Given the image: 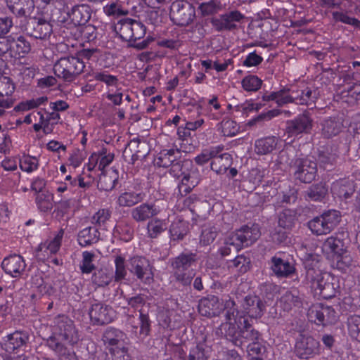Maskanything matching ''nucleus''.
<instances>
[{
    "mask_svg": "<svg viewBox=\"0 0 360 360\" xmlns=\"http://www.w3.org/2000/svg\"><path fill=\"white\" fill-rule=\"evenodd\" d=\"M53 335L58 341L66 345L76 344L79 340L73 321L64 315L58 316L55 319Z\"/></svg>",
    "mask_w": 360,
    "mask_h": 360,
    "instance_id": "1",
    "label": "nucleus"
},
{
    "mask_svg": "<svg viewBox=\"0 0 360 360\" xmlns=\"http://www.w3.org/2000/svg\"><path fill=\"white\" fill-rule=\"evenodd\" d=\"M84 68V63L78 57L68 56L59 59L53 66L56 76L71 82L81 74Z\"/></svg>",
    "mask_w": 360,
    "mask_h": 360,
    "instance_id": "2",
    "label": "nucleus"
},
{
    "mask_svg": "<svg viewBox=\"0 0 360 360\" xmlns=\"http://www.w3.org/2000/svg\"><path fill=\"white\" fill-rule=\"evenodd\" d=\"M340 221V212L330 210L310 220L308 222V227L317 236L326 235L338 226Z\"/></svg>",
    "mask_w": 360,
    "mask_h": 360,
    "instance_id": "3",
    "label": "nucleus"
},
{
    "mask_svg": "<svg viewBox=\"0 0 360 360\" xmlns=\"http://www.w3.org/2000/svg\"><path fill=\"white\" fill-rule=\"evenodd\" d=\"M195 17V8L188 3L176 1L172 3L170 9V18L179 26H186L191 23Z\"/></svg>",
    "mask_w": 360,
    "mask_h": 360,
    "instance_id": "4",
    "label": "nucleus"
},
{
    "mask_svg": "<svg viewBox=\"0 0 360 360\" xmlns=\"http://www.w3.org/2000/svg\"><path fill=\"white\" fill-rule=\"evenodd\" d=\"M235 302L231 299L226 300L224 307L226 309V319L227 322L221 325L219 330L226 337L236 338L237 328L238 329V319L243 316L235 308Z\"/></svg>",
    "mask_w": 360,
    "mask_h": 360,
    "instance_id": "5",
    "label": "nucleus"
},
{
    "mask_svg": "<svg viewBox=\"0 0 360 360\" xmlns=\"http://www.w3.org/2000/svg\"><path fill=\"white\" fill-rule=\"evenodd\" d=\"M260 236L259 228L257 226H243L236 232L229 236L228 243L233 244L237 248L249 246L255 243Z\"/></svg>",
    "mask_w": 360,
    "mask_h": 360,
    "instance_id": "6",
    "label": "nucleus"
},
{
    "mask_svg": "<svg viewBox=\"0 0 360 360\" xmlns=\"http://www.w3.org/2000/svg\"><path fill=\"white\" fill-rule=\"evenodd\" d=\"M307 316L310 321L316 324H331L336 321V312L329 306L321 304H313L308 310Z\"/></svg>",
    "mask_w": 360,
    "mask_h": 360,
    "instance_id": "7",
    "label": "nucleus"
},
{
    "mask_svg": "<svg viewBox=\"0 0 360 360\" xmlns=\"http://www.w3.org/2000/svg\"><path fill=\"white\" fill-rule=\"evenodd\" d=\"M295 177L303 183H311L314 180L317 165L316 162L308 158H297L294 162Z\"/></svg>",
    "mask_w": 360,
    "mask_h": 360,
    "instance_id": "8",
    "label": "nucleus"
},
{
    "mask_svg": "<svg viewBox=\"0 0 360 360\" xmlns=\"http://www.w3.org/2000/svg\"><path fill=\"white\" fill-rule=\"evenodd\" d=\"M295 352L302 359L312 358L320 352L319 342L311 336L302 335L296 342Z\"/></svg>",
    "mask_w": 360,
    "mask_h": 360,
    "instance_id": "9",
    "label": "nucleus"
},
{
    "mask_svg": "<svg viewBox=\"0 0 360 360\" xmlns=\"http://www.w3.org/2000/svg\"><path fill=\"white\" fill-rule=\"evenodd\" d=\"M130 271L138 279L150 283L153 279V272L149 261L143 257L136 256L130 259Z\"/></svg>",
    "mask_w": 360,
    "mask_h": 360,
    "instance_id": "10",
    "label": "nucleus"
},
{
    "mask_svg": "<svg viewBox=\"0 0 360 360\" xmlns=\"http://www.w3.org/2000/svg\"><path fill=\"white\" fill-rule=\"evenodd\" d=\"M89 316L94 324L103 325L112 322L116 314L111 307L103 303H95L89 310Z\"/></svg>",
    "mask_w": 360,
    "mask_h": 360,
    "instance_id": "11",
    "label": "nucleus"
},
{
    "mask_svg": "<svg viewBox=\"0 0 360 360\" xmlns=\"http://www.w3.org/2000/svg\"><path fill=\"white\" fill-rule=\"evenodd\" d=\"M225 302L214 295L203 297L198 304L199 313L207 317L219 316L223 310H226Z\"/></svg>",
    "mask_w": 360,
    "mask_h": 360,
    "instance_id": "12",
    "label": "nucleus"
},
{
    "mask_svg": "<svg viewBox=\"0 0 360 360\" xmlns=\"http://www.w3.org/2000/svg\"><path fill=\"white\" fill-rule=\"evenodd\" d=\"M244 15L238 11H233L213 18L211 23L218 32L232 30L236 27V22H240Z\"/></svg>",
    "mask_w": 360,
    "mask_h": 360,
    "instance_id": "13",
    "label": "nucleus"
},
{
    "mask_svg": "<svg viewBox=\"0 0 360 360\" xmlns=\"http://www.w3.org/2000/svg\"><path fill=\"white\" fill-rule=\"evenodd\" d=\"M25 31L30 37L41 40L48 39L53 32L52 25L43 19L32 20L27 23Z\"/></svg>",
    "mask_w": 360,
    "mask_h": 360,
    "instance_id": "14",
    "label": "nucleus"
},
{
    "mask_svg": "<svg viewBox=\"0 0 360 360\" xmlns=\"http://www.w3.org/2000/svg\"><path fill=\"white\" fill-rule=\"evenodd\" d=\"M313 120L308 111H304L292 120L288 122L287 131L291 135L308 133L312 129Z\"/></svg>",
    "mask_w": 360,
    "mask_h": 360,
    "instance_id": "15",
    "label": "nucleus"
},
{
    "mask_svg": "<svg viewBox=\"0 0 360 360\" xmlns=\"http://www.w3.org/2000/svg\"><path fill=\"white\" fill-rule=\"evenodd\" d=\"M127 335L120 330L110 328H108L103 336V340L105 345L109 347L110 351L112 348L115 349H123L127 345Z\"/></svg>",
    "mask_w": 360,
    "mask_h": 360,
    "instance_id": "16",
    "label": "nucleus"
},
{
    "mask_svg": "<svg viewBox=\"0 0 360 360\" xmlns=\"http://www.w3.org/2000/svg\"><path fill=\"white\" fill-rule=\"evenodd\" d=\"M25 262L18 255H13L4 258L1 263L4 271L12 277H18L25 269Z\"/></svg>",
    "mask_w": 360,
    "mask_h": 360,
    "instance_id": "17",
    "label": "nucleus"
},
{
    "mask_svg": "<svg viewBox=\"0 0 360 360\" xmlns=\"http://www.w3.org/2000/svg\"><path fill=\"white\" fill-rule=\"evenodd\" d=\"M160 210L154 205L142 203L131 211L132 219L137 222H143L159 214Z\"/></svg>",
    "mask_w": 360,
    "mask_h": 360,
    "instance_id": "18",
    "label": "nucleus"
},
{
    "mask_svg": "<svg viewBox=\"0 0 360 360\" xmlns=\"http://www.w3.org/2000/svg\"><path fill=\"white\" fill-rule=\"evenodd\" d=\"M243 307L244 311L241 314L245 316V313L250 317L259 318L263 313L264 305L259 297L256 296H247L243 302Z\"/></svg>",
    "mask_w": 360,
    "mask_h": 360,
    "instance_id": "19",
    "label": "nucleus"
},
{
    "mask_svg": "<svg viewBox=\"0 0 360 360\" xmlns=\"http://www.w3.org/2000/svg\"><path fill=\"white\" fill-rule=\"evenodd\" d=\"M9 9L13 14L19 17L30 15L34 8L33 0H6Z\"/></svg>",
    "mask_w": 360,
    "mask_h": 360,
    "instance_id": "20",
    "label": "nucleus"
},
{
    "mask_svg": "<svg viewBox=\"0 0 360 360\" xmlns=\"http://www.w3.org/2000/svg\"><path fill=\"white\" fill-rule=\"evenodd\" d=\"M345 249L342 240L336 236L328 237L322 245V251L328 257L334 258L338 254H342Z\"/></svg>",
    "mask_w": 360,
    "mask_h": 360,
    "instance_id": "21",
    "label": "nucleus"
},
{
    "mask_svg": "<svg viewBox=\"0 0 360 360\" xmlns=\"http://www.w3.org/2000/svg\"><path fill=\"white\" fill-rule=\"evenodd\" d=\"M197 261L196 255L194 253H181L179 256L170 259L171 266L173 271H189V267L195 264Z\"/></svg>",
    "mask_w": 360,
    "mask_h": 360,
    "instance_id": "22",
    "label": "nucleus"
},
{
    "mask_svg": "<svg viewBox=\"0 0 360 360\" xmlns=\"http://www.w3.org/2000/svg\"><path fill=\"white\" fill-rule=\"evenodd\" d=\"M293 103L298 105H314L317 99L315 91L307 87L305 89H292Z\"/></svg>",
    "mask_w": 360,
    "mask_h": 360,
    "instance_id": "23",
    "label": "nucleus"
},
{
    "mask_svg": "<svg viewBox=\"0 0 360 360\" xmlns=\"http://www.w3.org/2000/svg\"><path fill=\"white\" fill-rule=\"evenodd\" d=\"M200 180V175L197 169L191 170L188 173H183L179 190L181 195L189 193L196 186Z\"/></svg>",
    "mask_w": 360,
    "mask_h": 360,
    "instance_id": "24",
    "label": "nucleus"
},
{
    "mask_svg": "<svg viewBox=\"0 0 360 360\" xmlns=\"http://www.w3.org/2000/svg\"><path fill=\"white\" fill-rule=\"evenodd\" d=\"M31 50L30 43L23 37H19L16 40L9 38L8 53L11 57L21 58Z\"/></svg>",
    "mask_w": 360,
    "mask_h": 360,
    "instance_id": "25",
    "label": "nucleus"
},
{
    "mask_svg": "<svg viewBox=\"0 0 360 360\" xmlns=\"http://www.w3.org/2000/svg\"><path fill=\"white\" fill-rule=\"evenodd\" d=\"M307 277L311 283V288L315 290H319L320 294L321 290L325 285L330 282V280H334V277L328 273H321L319 271H316L314 269H309L307 272Z\"/></svg>",
    "mask_w": 360,
    "mask_h": 360,
    "instance_id": "26",
    "label": "nucleus"
},
{
    "mask_svg": "<svg viewBox=\"0 0 360 360\" xmlns=\"http://www.w3.org/2000/svg\"><path fill=\"white\" fill-rule=\"evenodd\" d=\"M64 231L60 229L53 239L49 242L41 244L39 248V252L43 256L41 259H45L49 255L56 254L61 245Z\"/></svg>",
    "mask_w": 360,
    "mask_h": 360,
    "instance_id": "27",
    "label": "nucleus"
},
{
    "mask_svg": "<svg viewBox=\"0 0 360 360\" xmlns=\"http://www.w3.org/2000/svg\"><path fill=\"white\" fill-rule=\"evenodd\" d=\"M279 139L276 136H268L255 141V151L259 155H266L274 150Z\"/></svg>",
    "mask_w": 360,
    "mask_h": 360,
    "instance_id": "28",
    "label": "nucleus"
},
{
    "mask_svg": "<svg viewBox=\"0 0 360 360\" xmlns=\"http://www.w3.org/2000/svg\"><path fill=\"white\" fill-rule=\"evenodd\" d=\"M238 329H240V335L245 340L253 342L259 338V333L252 328L245 316H240L238 319Z\"/></svg>",
    "mask_w": 360,
    "mask_h": 360,
    "instance_id": "29",
    "label": "nucleus"
},
{
    "mask_svg": "<svg viewBox=\"0 0 360 360\" xmlns=\"http://www.w3.org/2000/svg\"><path fill=\"white\" fill-rule=\"evenodd\" d=\"M354 191V184L348 179H341L335 182L332 186V192L341 198L347 199Z\"/></svg>",
    "mask_w": 360,
    "mask_h": 360,
    "instance_id": "30",
    "label": "nucleus"
},
{
    "mask_svg": "<svg viewBox=\"0 0 360 360\" xmlns=\"http://www.w3.org/2000/svg\"><path fill=\"white\" fill-rule=\"evenodd\" d=\"M6 338L5 350L10 353L24 345L27 340V336L20 331L8 335Z\"/></svg>",
    "mask_w": 360,
    "mask_h": 360,
    "instance_id": "31",
    "label": "nucleus"
},
{
    "mask_svg": "<svg viewBox=\"0 0 360 360\" xmlns=\"http://www.w3.org/2000/svg\"><path fill=\"white\" fill-rule=\"evenodd\" d=\"M143 198L141 192L128 191L119 195L117 202L120 207H132L143 201Z\"/></svg>",
    "mask_w": 360,
    "mask_h": 360,
    "instance_id": "32",
    "label": "nucleus"
},
{
    "mask_svg": "<svg viewBox=\"0 0 360 360\" xmlns=\"http://www.w3.org/2000/svg\"><path fill=\"white\" fill-rule=\"evenodd\" d=\"M342 121L337 117H330L324 120L322 124V134L326 138L338 134L342 129Z\"/></svg>",
    "mask_w": 360,
    "mask_h": 360,
    "instance_id": "33",
    "label": "nucleus"
},
{
    "mask_svg": "<svg viewBox=\"0 0 360 360\" xmlns=\"http://www.w3.org/2000/svg\"><path fill=\"white\" fill-rule=\"evenodd\" d=\"M99 240V232L96 227H86L78 233V242L82 246L96 243Z\"/></svg>",
    "mask_w": 360,
    "mask_h": 360,
    "instance_id": "34",
    "label": "nucleus"
},
{
    "mask_svg": "<svg viewBox=\"0 0 360 360\" xmlns=\"http://www.w3.org/2000/svg\"><path fill=\"white\" fill-rule=\"evenodd\" d=\"M231 165V157L229 153L215 155L211 162V169L217 174L224 173Z\"/></svg>",
    "mask_w": 360,
    "mask_h": 360,
    "instance_id": "35",
    "label": "nucleus"
},
{
    "mask_svg": "<svg viewBox=\"0 0 360 360\" xmlns=\"http://www.w3.org/2000/svg\"><path fill=\"white\" fill-rule=\"evenodd\" d=\"M70 17L75 25L85 24L91 17L89 7L84 4L73 7Z\"/></svg>",
    "mask_w": 360,
    "mask_h": 360,
    "instance_id": "36",
    "label": "nucleus"
},
{
    "mask_svg": "<svg viewBox=\"0 0 360 360\" xmlns=\"http://www.w3.org/2000/svg\"><path fill=\"white\" fill-rule=\"evenodd\" d=\"M328 193V188L320 183L311 186L305 192L304 198L309 201H321Z\"/></svg>",
    "mask_w": 360,
    "mask_h": 360,
    "instance_id": "37",
    "label": "nucleus"
},
{
    "mask_svg": "<svg viewBox=\"0 0 360 360\" xmlns=\"http://www.w3.org/2000/svg\"><path fill=\"white\" fill-rule=\"evenodd\" d=\"M112 279V270L106 268L98 269L91 277L92 283L96 287H105L111 283Z\"/></svg>",
    "mask_w": 360,
    "mask_h": 360,
    "instance_id": "38",
    "label": "nucleus"
},
{
    "mask_svg": "<svg viewBox=\"0 0 360 360\" xmlns=\"http://www.w3.org/2000/svg\"><path fill=\"white\" fill-rule=\"evenodd\" d=\"M117 179L118 175L114 170L102 173L99 176L98 188L105 191H111L115 188Z\"/></svg>",
    "mask_w": 360,
    "mask_h": 360,
    "instance_id": "39",
    "label": "nucleus"
},
{
    "mask_svg": "<svg viewBox=\"0 0 360 360\" xmlns=\"http://www.w3.org/2000/svg\"><path fill=\"white\" fill-rule=\"evenodd\" d=\"M279 304L283 310L290 311L300 305L301 299L297 292L287 291L281 296Z\"/></svg>",
    "mask_w": 360,
    "mask_h": 360,
    "instance_id": "40",
    "label": "nucleus"
},
{
    "mask_svg": "<svg viewBox=\"0 0 360 360\" xmlns=\"http://www.w3.org/2000/svg\"><path fill=\"white\" fill-rule=\"evenodd\" d=\"M271 262V269L278 276H288L294 271V267L287 261L273 257Z\"/></svg>",
    "mask_w": 360,
    "mask_h": 360,
    "instance_id": "41",
    "label": "nucleus"
},
{
    "mask_svg": "<svg viewBox=\"0 0 360 360\" xmlns=\"http://www.w3.org/2000/svg\"><path fill=\"white\" fill-rule=\"evenodd\" d=\"M335 22H342L360 30V20L349 15L348 11H336L331 13Z\"/></svg>",
    "mask_w": 360,
    "mask_h": 360,
    "instance_id": "42",
    "label": "nucleus"
},
{
    "mask_svg": "<svg viewBox=\"0 0 360 360\" xmlns=\"http://www.w3.org/2000/svg\"><path fill=\"white\" fill-rule=\"evenodd\" d=\"M167 228L165 220L155 218L148 221L147 224V233L149 238H155Z\"/></svg>",
    "mask_w": 360,
    "mask_h": 360,
    "instance_id": "43",
    "label": "nucleus"
},
{
    "mask_svg": "<svg viewBox=\"0 0 360 360\" xmlns=\"http://www.w3.org/2000/svg\"><path fill=\"white\" fill-rule=\"evenodd\" d=\"M210 352V347L204 341L200 342L191 349L188 360H207Z\"/></svg>",
    "mask_w": 360,
    "mask_h": 360,
    "instance_id": "44",
    "label": "nucleus"
},
{
    "mask_svg": "<svg viewBox=\"0 0 360 360\" xmlns=\"http://www.w3.org/2000/svg\"><path fill=\"white\" fill-rule=\"evenodd\" d=\"M132 19L127 18L120 20L115 26V30L120 38L126 41H131Z\"/></svg>",
    "mask_w": 360,
    "mask_h": 360,
    "instance_id": "45",
    "label": "nucleus"
},
{
    "mask_svg": "<svg viewBox=\"0 0 360 360\" xmlns=\"http://www.w3.org/2000/svg\"><path fill=\"white\" fill-rule=\"evenodd\" d=\"M35 202L38 209L41 212H49L53 208V195L49 192L36 195Z\"/></svg>",
    "mask_w": 360,
    "mask_h": 360,
    "instance_id": "46",
    "label": "nucleus"
},
{
    "mask_svg": "<svg viewBox=\"0 0 360 360\" xmlns=\"http://www.w3.org/2000/svg\"><path fill=\"white\" fill-rule=\"evenodd\" d=\"M181 151L179 149L162 150L160 153L159 160L162 167H167L180 158Z\"/></svg>",
    "mask_w": 360,
    "mask_h": 360,
    "instance_id": "47",
    "label": "nucleus"
},
{
    "mask_svg": "<svg viewBox=\"0 0 360 360\" xmlns=\"http://www.w3.org/2000/svg\"><path fill=\"white\" fill-rule=\"evenodd\" d=\"M347 330L349 336L360 342V315H352L347 319Z\"/></svg>",
    "mask_w": 360,
    "mask_h": 360,
    "instance_id": "48",
    "label": "nucleus"
},
{
    "mask_svg": "<svg viewBox=\"0 0 360 360\" xmlns=\"http://www.w3.org/2000/svg\"><path fill=\"white\" fill-rule=\"evenodd\" d=\"M195 275V271H173V277L176 283L181 286H190Z\"/></svg>",
    "mask_w": 360,
    "mask_h": 360,
    "instance_id": "49",
    "label": "nucleus"
},
{
    "mask_svg": "<svg viewBox=\"0 0 360 360\" xmlns=\"http://www.w3.org/2000/svg\"><path fill=\"white\" fill-rule=\"evenodd\" d=\"M241 84L245 91L255 92L261 88L262 80L256 75H249L242 79Z\"/></svg>",
    "mask_w": 360,
    "mask_h": 360,
    "instance_id": "50",
    "label": "nucleus"
},
{
    "mask_svg": "<svg viewBox=\"0 0 360 360\" xmlns=\"http://www.w3.org/2000/svg\"><path fill=\"white\" fill-rule=\"evenodd\" d=\"M296 214L292 210H284L278 216V225L283 229H291L295 224Z\"/></svg>",
    "mask_w": 360,
    "mask_h": 360,
    "instance_id": "51",
    "label": "nucleus"
},
{
    "mask_svg": "<svg viewBox=\"0 0 360 360\" xmlns=\"http://www.w3.org/2000/svg\"><path fill=\"white\" fill-rule=\"evenodd\" d=\"M222 146H217L210 149L204 150L201 152V153L198 155L194 158V160L196 164L199 165H203L208 162L210 160H212L213 157H214L215 155L219 154L222 150Z\"/></svg>",
    "mask_w": 360,
    "mask_h": 360,
    "instance_id": "52",
    "label": "nucleus"
},
{
    "mask_svg": "<svg viewBox=\"0 0 360 360\" xmlns=\"http://www.w3.org/2000/svg\"><path fill=\"white\" fill-rule=\"evenodd\" d=\"M115 275H113V278L115 281L119 282L124 279L127 276L125 259L121 255L116 256L115 259Z\"/></svg>",
    "mask_w": 360,
    "mask_h": 360,
    "instance_id": "53",
    "label": "nucleus"
},
{
    "mask_svg": "<svg viewBox=\"0 0 360 360\" xmlns=\"http://www.w3.org/2000/svg\"><path fill=\"white\" fill-rule=\"evenodd\" d=\"M94 257L95 255L92 252L85 251L82 253L80 269L83 274H90L95 269V265L93 264Z\"/></svg>",
    "mask_w": 360,
    "mask_h": 360,
    "instance_id": "54",
    "label": "nucleus"
},
{
    "mask_svg": "<svg viewBox=\"0 0 360 360\" xmlns=\"http://www.w3.org/2000/svg\"><path fill=\"white\" fill-rule=\"evenodd\" d=\"M333 259L336 260V267L342 271H346L353 262L352 257L346 250L343 253L338 254Z\"/></svg>",
    "mask_w": 360,
    "mask_h": 360,
    "instance_id": "55",
    "label": "nucleus"
},
{
    "mask_svg": "<svg viewBox=\"0 0 360 360\" xmlns=\"http://www.w3.org/2000/svg\"><path fill=\"white\" fill-rule=\"evenodd\" d=\"M221 9V3L217 0H212L200 4L199 10L202 15H209L217 13Z\"/></svg>",
    "mask_w": 360,
    "mask_h": 360,
    "instance_id": "56",
    "label": "nucleus"
},
{
    "mask_svg": "<svg viewBox=\"0 0 360 360\" xmlns=\"http://www.w3.org/2000/svg\"><path fill=\"white\" fill-rule=\"evenodd\" d=\"M218 233L217 229L214 226H206L201 233L200 243L207 245L212 243L216 238Z\"/></svg>",
    "mask_w": 360,
    "mask_h": 360,
    "instance_id": "57",
    "label": "nucleus"
},
{
    "mask_svg": "<svg viewBox=\"0 0 360 360\" xmlns=\"http://www.w3.org/2000/svg\"><path fill=\"white\" fill-rule=\"evenodd\" d=\"M220 129L224 136H233L238 133V127L231 120H224L220 124Z\"/></svg>",
    "mask_w": 360,
    "mask_h": 360,
    "instance_id": "58",
    "label": "nucleus"
},
{
    "mask_svg": "<svg viewBox=\"0 0 360 360\" xmlns=\"http://www.w3.org/2000/svg\"><path fill=\"white\" fill-rule=\"evenodd\" d=\"M115 233H117L123 240L128 241L131 239L134 230L126 222H120L115 228Z\"/></svg>",
    "mask_w": 360,
    "mask_h": 360,
    "instance_id": "59",
    "label": "nucleus"
},
{
    "mask_svg": "<svg viewBox=\"0 0 360 360\" xmlns=\"http://www.w3.org/2000/svg\"><path fill=\"white\" fill-rule=\"evenodd\" d=\"M94 77L96 80L102 82L108 86H116L118 83L117 77L108 74L106 71L94 72Z\"/></svg>",
    "mask_w": 360,
    "mask_h": 360,
    "instance_id": "60",
    "label": "nucleus"
},
{
    "mask_svg": "<svg viewBox=\"0 0 360 360\" xmlns=\"http://www.w3.org/2000/svg\"><path fill=\"white\" fill-rule=\"evenodd\" d=\"M338 291V285L336 283L335 278H334V280H330L325 285V287H323L319 295L324 299H330L335 297Z\"/></svg>",
    "mask_w": 360,
    "mask_h": 360,
    "instance_id": "61",
    "label": "nucleus"
},
{
    "mask_svg": "<svg viewBox=\"0 0 360 360\" xmlns=\"http://www.w3.org/2000/svg\"><path fill=\"white\" fill-rule=\"evenodd\" d=\"M48 98L46 96H41L20 103L15 108L22 110H29L45 103Z\"/></svg>",
    "mask_w": 360,
    "mask_h": 360,
    "instance_id": "62",
    "label": "nucleus"
},
{
    "mask_svg": "<svg viewBox=\"0 0 360 360\" xmlns=\"http://www.w3.org/2000/svg\"><path fill=\"white\" fill-rule=\"evenodd\" d=\"M15 90V85L8 77H3L0 79V96H10Z\"/></svg>",
    "mask_w": 360,
    "mask_h": 360,
    "instance_id": "63",
    "label": "nucleus"
},
{
    "mask_svg": "<svg viewBox=\"0 0 360 360\" xmlns=\"http://www.w3.org/2000/svg\"><path fill=\"white\" fill-rule=\"evenodd\" d=\"M20 169L26 172H32L38 167V160L33 157L24 156L20 160Z\"/></svg>",
    "mask_w": 360,
    "mask_h": 360,
    "instance_id": "64",
    "label": "nucleus"
}]
</instances>
